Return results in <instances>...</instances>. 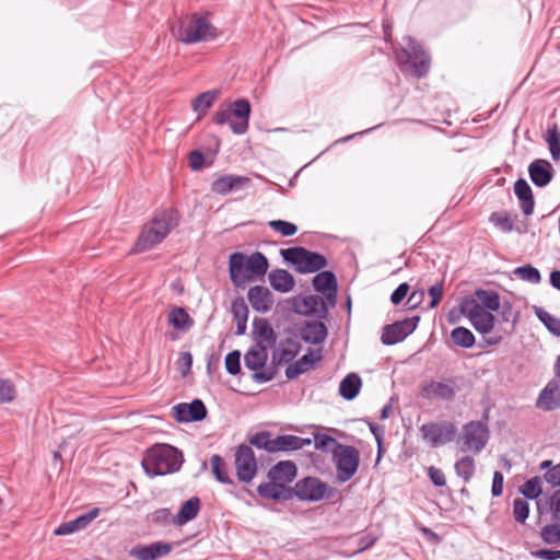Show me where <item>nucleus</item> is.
Wrapping results in <instances>:
<instances>
[{"label": "nucleus", "instance_id": "f704fd0d", "mask_svg": "<svg viewBox=\"0 0 560 560\" xmlns=\"http://www.w3.org/2000/svg\"><path fill=\"white\" fill-rule=\"evenodd\" d=\"M362 380L357 373H349L339 385V394L346 400L354 399L361 389Z\"/></svg>", "mask_w": 560, "mask_h": 560}, {"label": "nucleus", "instance_id": "9d476101", "mask_svg": "<svg viewBox=\"0 0 560 560\" xmlns=\"http://www.w3.org/2000/svg\"><path fill=\"white\" fill-rule=\"evenodd\" d=\"M489 430L481 421H470L463 425L459 439L460 451L479 454L487 445Z\"/></svg>", "mask_w": 560, "mask_h": 560}, {"label": "nucleus", "instance_id": "ea45409f", "mask_svg": "<svg viewBox=\"0 0 560 560\" xmlns=\"http://www.w3.org/2000/svg\"><path fill=\"white\" fill-rule=\"evenodd\" d=\"M534 313L550 334L560 337V319L558 317L551 315L540 306H534Z\"/></svg>", "mask_w": 560, "mask_h": 560}, {"label": "nucleus", "instance_id": "a878e982", "mask_svg": "<svg viewBox=\"0 0 560 560\" xmlns=\"http://www.w3.org/2000/svg\"><path fill=\"white\" fill-rule=\"evenodd\" d=\"M253 338L255 343L272 347L277 341V334L266 318H254L253 320Z\"/></svg>", "mask_w": 560, "mask_h": 560}, {"label": "nucleus", "instance_id": "ddd939ff", "mask_svg": "<svg viewBox=\"0 0 560 560\" xmlns=\"http://www.w3.org/2000/svg\"><path fill=\"white\" fill-rule=\"evenodd\" d=\"M419 320V316H413L386 325L381 336L382 343L393 346L401 342L416 330Z\"/></svg>", "mask_w": 560, "mask_h": 560}, {"label": "nucleus", "instance_id": "6e6552de", "mask_svg": "<svg viewBox=\"0 0 560 560\" xmlns=\"http://www.w3.org/2000/svg\"><path fill=\"white\" fill-rule=\"evenodd\" d=\"M331 453L337 470V479L340 482L350 480L358 471L360 452L354 446L337 444V448H332Z\"/></svg>", "mask_w": 560, "mask_h": 560}, {"label": "nucleus", "instance_id": "423d86ee", "mask_svg": "<svg viewBox=\"0 0 560 560\" xmlns=\"http://www.w3.org/2000/svg\"><path fill=\"white\" fill-rule=\"evenodd\" d=\"M406 47L396 54V59L401 68L408 67L411 74L417 78L427 75L430 69V58L417 42L407 36L404 38Z\"/></svg>", "mask_w": 560, "mask_h": 560}, {"label": "nucleus", "instance_id": "4d7b16f0", "mask_svg": "<svg viewBox=\"0 0 560 560\" xmlns=\"http://www.w3.org/2000/svg\"><path fill=\"white\" fill-rule=\"evenodd\" d=\"M231 312L235 320L248 319V307L242 296L232 301Z\"/></svg>", "mask_w": 560, "mask_h": 560}, {"label": "nucleus", "instance_id": "f03ea898", "mask_svg": "<svg viewBox=\"0 0 560 560\" xmlns=\"http://www.w3.org/2000/svg\"><path fill=\"white\" fill-rule=\"evenodd\" d=\"M184 458L180 451L168 444H155L142 459V468L150 477L164 476L180 469Z\"/></svg>", "mask_w": 560, "mask_h": 560}, {"label": "nucleus", "instance_id": "7ed1b4c3", "mask_svg": "<svg viewBox=\"0 0 560 560\" xmlns=\"http://www.w3.org/2000/svg\"><path fill=\"white\" fill-rule=\"evenodd\" d=\"M174 37L184 44L207 42L217 37V28L207 16L192 14L180 18L172 25Z\"/></svg>", "mask_w": 560, "mask_h": 560}, {"label": "nucleus", "instance_id": "49530a36", "mask_svg": "<svg viewBox=\"0 0 560 560\" xmlns=\"http://www.w3.org/2000/svg\"><path fill=\"white\" fill-rule=\"evenodd\" d=\"M460 313L466 316L469 320L474 317L481 314L485 310L480 305L478 299L476 300L472 296H465L462 299L460 304Z\"/></svg>", "mask_w": 560, "mask_h": 560}, {"label": "nucleus", "instance_id": "473e14b6", "mask_svg": "<svg viewBox=\"0 0 560 560\" xmlns=\"http://www.w3.org/2000/svg\"><path fill=\"white\" fill-rule=\"evenodd\" d=\"M300 350L301 345L298 341L287 338L284 341L280 342L277 351L273 353V364L277 366L292 361L299 354Z\"/></svg>", "mask_w": 560, "mask_h": 560}, {"label": "nucleus", "instance_id": "69168bd1", "mask_svg": "<svg viewBox=\"0 0 560 560\" xmlns=\"http://www.w3.org/2000/svg\"><path fill=\"white\" fill-rule=\"evenodd\" d=\"M428 476L432 483L436 487H444L446 485L444 472L434 466L429 467Z\"/></svg>", "mask_w": 560, "mask_h": 560}, {"label": "nucleus", "instance_id": "0e129e2a", "mask_svg": "<svg viewBox=\"0 0 560 560\" xmlns=\"http://www.w3.org/2000/svg\"><path fill=\"white\" fill-rule=\"evenodd\" d=\"M409 289L410 287L407 282L400 283L392 293L390 302L394 305H398L399 303H401V301L407 296Z\"/></svg>", "mask_w": 560, "mask_h": 560}, {"label": "nucleus", "instance_id": "680f3d73", "mask_svg": "<svg viewBox=\"0 0 560 560\" xmlns=\"http://www.w3.org/2000/svg\"><path fill=\"white\" fill-rule=\"evenodd\" d=\"M171 521V511L168 509H159L151 514V522L156 525H166Z\"/></svg>", "mask_w": 560, "mask_h": 560}, {"label": "nucleus", "instance_id": "a211bd4d", "mask_svg": "<svg viewBox=\"0 0 560 560\" xmlns=\"http://www.w3.org/2000/svg\"><path fill=\"white\" fill-rule=\"evenodd\" d=\"M172 551L168 542L156 541L150 545H136L129 550V556L137 560H158Z\"/></svg>", "mask_w": 560, "mask_h": 560}, {"label": "nucleus", "instance_id": "4468645a", "mask_svg": "<svg viewBox=\"0 0 560 560\" xmlns=\"http://www.w3.org/2000/svg\"><path fill=\"white\" fill-rule=\"evenodd\" d=\"M235 470L240 481L248 483L257 474V462L253 448L242 444L235 451Z\"/></svg>", "mask_w": 560, "mask_h": 560}, {"label": "nucleus", "instance_id": "cd10ccee", "mask_svg": "<svg viewBox=\"0 0 560 560\" xmlns=\"http://www.w3.org/2000/svg\"><path fill=\"white\" fill-rule=\"evenodd\" d=\"M322 360V355L318 352L317 355L313 353L312 350L308 353L302 355L299 360L290 364L285 369V376L288 380H294L301 374L307 372L313 369L317 362Z\"/></svg>", "mask_w": 560, "mask_h": 560}, {"label": "nucleus", "instance_id": "c9c22d12", "mask_svg": "<svg viewBox=\"0 0 560 560\" xmlns=\"http://www.w3.org/2000/svg\"><path fill=\"white\" fill-rule=\"evenodd\" d=\"M168 324L175 329L186 331L194 326V319L184 307L177 306L168 313Z\"/></svg>", "mask_w": 560, "mask_h": 560}, {"label": "nucleus", "instance_id": "39448f33", "mask_svg": "<svg viewBox=\"0 0 560 560\" xmlns=\"http://www.w3.org/2000/svg\"><path fill=\"white\" fill-rule=\"evenodd\" d=\"M280 255L284 261L294 267L296 272L302 275L318 272L328 265L324 255L302 246L281 249Z\"/></svg>", "mask_w": 560, "mask_h": 560}, {"label": "nucleus", "instance_id": "5fc2aeb1", "mask_svg": "<svg viewBox=\"0 0 560 560\" xmlns=\"http://www.w3.org/2000/svg\"><path fill=\"white\" fill-rule=\"evenodd\" d=\"M541 539L549 545H555L560 542V530L559 525L550 524L546 525L540 530Z\"/></svg>", "mask_w": 560, "mask_h": 560}, {"label": "nucleus", "instance_id": "09e8293b", "mask_svg": "<svg viewBox=\"0 0 560 560\" xmlns=\"http://www.w3.org/2000/svg\"><path fill=\"white\" fill-rule=\"evenodd\" d=\"M513 273L523 281H527L533 284H537L541 281L539 270L532 265L517 267L514 269Z\"/></svg>", "mask_w": 560, "mask_h": 560}, {"label": "nucleus", "instance_id": "72a5a7b5", "mask_svg": "<svg viewBox=\"0 0 560 560\" xmlns=\"http://www.w3.org/2000/svg\"><path fill=\"white\" fill-rule=\"evenodd\" d=\"M313 440L310 438H301L292 434H283L276 436V453L299 451L305 446H310Z\"/></svg>", "mask_w": 560, "mask_h": 560}, {"label": "nucleus", "instance_id": "3c124183", "mask_svg": "<svg viewBox=\"0 0 560 560\" xmlns=\"http://www.w3.org/2000/svg\"><path fill=\"white\" fill-rule=\"evenodd\" d=\"M489 220L494 226L499 228L501 231L505 233H510L513 231V222L506 213L493 212L490 215Z\"/></svg>", "mask_w": 560, "mask_h": 560}, {"label": "nucleus", "instance_id": "aec40b11", "mask_svg": "<svg viewBox=\"0 0 560 560\" xmlns=\"http://www.w3.org/2000/svg\"><path fill=\"white\" fill-rule=\"evenodd\" d=\"M296 313L325 318L328 315V306L318 295H307L294 303Z\"/></svg>", "mask_w": 560, "mask_h": 560}, {"label": "nucleus", "instance_id": "1a4fd4ad", "mask_svg": "<svg viewBox=\"0 0 560 560\" xmlns=\"http://www.w3.org/2000/svg\"><path fill=\"white\" fill-rule=\"evenodd\" d=\"M419 430L422 439L431 447H440L453 442L458 432L457 425L448 420L427 422Z\"/></svg>", "mask_w": 560, "mask_h": 560}, {"label": "nucleus", "instance_id": "338daca9", "mask_svg": "<svg viewBox=\"0 0 560 560\" xmlns=\"http://www.w3.org/2000/svg\"><path fill=\"white\" fill-rule=\"evenodd\" d=\"M545 480L551 486H560V463L548 469L544 475Z\"/></svg>", "mask_w": 560, "mask_h": 560}, {"label": "nucleus", "instance_id": "603ef678", "mask_svg": "<svg viewBox=\"0 0 560 560\" xmlns=\"http://www.w3.org/2000/svg\"><path fill=\"white\" fill-rule=\"evenodd\" d=\"M314 444L316 450L327 452L330 451L331 447L337 448V444L340 443L328 434L314 433Z\"/></svg>", "mask_w": 560, "mask_h": 560}, {"label": "nucleus", "instance_id": "8fccbe9b", "mask_svg": "<svg viewBox=\"0 0 560 560\" xmlns=\"http://www.w3.org/2000/svg\"><path fill=\"white\" fill-rule=\"evenodd\" d=\"M529 515V504L522 498L513 501V516L517 523H524Z\"/></svg>", "mask_w": 560, "mask_h": 560}, {"label": "nucleus", "instance_id": "052dcab7", "mask_svg": "<svg viewBox=\"0 0 560 560\" xmlns=\"http://www.w3.org/2000/svg\"><path fill=\"white\" fill-rule=\"evenodd\" d=\"M177 369L180 372L183 376H186L192 365V357L191 353L188 351L180 352L178 359H177Z\"/></svg>", "mask_w": 560, "mask_h": 560}, {"label": "nucleus", "instance_id": "5701e85b", "mask_svg": "<svg viewBox=\"0 0 560 560\" xmlns=\"http://www.w3.org/2000/svg\"><path fill=\"white\" fill-rule=\"evenodd\" d=\"M257 493L264 499H269L278 502H285L292 500V487H287L275 480L260 483L257 487Z\"/></svg>", "mask_w": 560, "mask_h": 560}, {"label": "nucleus", "instance_id": "412c9836", "mask_svg": "<svg viewBox=\"0 0 560 560\" xmlns=\"http://www.w3.org/2000/svg\"><path fill=\"white\" fill-rule=\"evenodd\" d=\"M249 184V177L241 175H223L212 183L211 190L219 195H228L231 191L244 189L248 187Z\"/></svg>", "mask_w": 560, "mask_h": 560}, {"label": "nucleus", "instance_id": "7c9ffc66", "mask_svg": "<svg viewBox=\"0 0 560 560\" xmlns=\"http://www.w3.org/2000/svg\"><path fill=\"white\" fill-rule=\"evenodd\" d=\"M199 511L200 500L197 497H192L182 504L179 511L173 516L172 523L176 526H183L196 518Z\"/></svg>", "mask_w": 560, "mask_h": 560}, {"label": "nucleus", "instance_id": "f3484780", "mask_svg": "<svg viewBox=\"0 0 560 560\" xmlns=\"http://www.w3.org/2000/svg\"><path fill=\"white\" fill-rule=\"evenodd\" d=\"M313 287L317 292L325 295L329 306L334 307L337 303V278L332 271H320L313 278Z\"/></svg>", "mask_w": 560, "mask_h": 560}, {"label": "nucleus", "instance_id": "c03bdc74", "mask_svg": "<svg viewBox=\"0 0 560 560\" xmlns=\"http://www.w3.org/2000/svg\"><path fill=\"white\" fill-rule=\"evenodd\" d=\"M545 140L548 144L552 160H560V132L557 125L548 128L545 135Z\"/></svg>", "mask_w": 560, "mask_h": 560}, {"label": "nucleus", "instance_id": "20e7f679", "mask_svg": "<svg viewBox=\"0 0 560 560\" xmlns=\"http://www.w3.org/2000/svg\"><path fill=\"white\" fill-rule=\"evenodd\" d=\"M176 224L172 211L158 213L149 223L144 224L142 231L132 247L133 253H143L160 244Z\"/></svg>", "mask_w": 560, "mask_h": 560}, {"label": "nucleus", "instance_id": "dca6fc26", "mask_svg": "<svg viewBox=\"0 0 560 560\" xmlns=\"http://www.w3.org/2000/svg\"><path fill=\"white\" fill-rule=\"evenodd\" d=\"M229 110L231 113V118H235V120L230 121V128L232 132L235 135L246 133L248 130L249 116L252 112L249 101L246 98H237L231 103Z\"/></svg>", "mask_w": 560, "mask_h": 560}, {"label": "nucleus", "instance_id": "4c0bfd02", "mask_svg": "<svg viewBox=\"0 0 560 560\" xmlns=\"http://www.w3.org/2000/svg\"><path fill=\"white\" fill-rule=\"evenodd\" d=\"M475 295L483 310L490 313L500 310L501 301L498 292L492 290L477 289Z\"/></svg>", "mask_w": 560, "mask_h": 560}, {"label": "nucleus", "instance_id": "c756f323", "mask_svg": "<svg viewBox=\"0 0 560 560\" xmlns=\"http://www.w3.org/2000/svg\"><path fill=\"white\" fill-rule=\"evenodd\" d=\"M268 280L275 291L288 293L295 285L294 277L285 269H273L268 275Z\"/></svg>", "mask_w": 560, "mask_h": 560}, {"label": "nucleus", "instance_id": "13d9d810", "mask_svg": "<svg viewBox=\"0 0 560 560\" xmlns=\"http://www.w3.org/2000/svg\"><path fill=\"white\" fill-rule=\"evenodd\" d=\"M15 394L14 385L9 380L0 378V404L11 402Z\"/></svg>", "mask_w": 560, "mask_h": 560}, {"label": "nucleus", "instance_id": "de8ad7c7", "mask_svg": "<svg viewBox=\"0 0 560 560\" xmlns=\"http://www.w3.org/2000/svg\"><path fill=\"white\" fill-rule=\"evenodd\" d=\"M520 491L525 498L529 500L537 499L542 493L541 479L539 477H533L526 480L522 485Z\"/></svg>", "mask_w": 560, "mask_h": 560}, {"label": "nucleus", "instance_id": "6ab92c4d", "mask_svg": "<svg viewBox=\"0 0 560 560\" xmlns=\"http://www.w3.org/2000/svg\"><path fill=\"white\" fill-rule=\"evenodd\" d=\"M536 407L545 411H551L560 407V374L549 381L540 392Z\"/></svg>", "mask_w": 560, "mask_h": 560}, {"label": "nucleus", "instance_id": "e433bc0d", "mask_svg": "<svg viewBox=\"0 0 560 560\" xmlns=\"http://www.w3.org/2000/svg\"><path fill=\"white\" fill-rule=\"evenodd\" d=\"M249 446L264 450L267 453H276V438L269 431H259L248 439Z\"/></svg>", "mask_w": 560, "mask_h": 560}, {"label": "nucleus", "instance_id": "2f4dec72", "mask_svg": "<svg viewBox=\"0 0 560 560\" xmlns=\"http://www.w3.org/2000/svg\"><path fill=\"white\" fill-rule=\"evenodd\" d=\"M514 192L521 202L523 213L525 215L533 214L535 201L528 183L523 178L517 179L514 184Z\"/></svg>", "mask_w": 560, "mask_h": 560}, {"label": "nucleus", "instance_id": "864d4df0", "mask_svg": "<svg viewBox=\"0 0 560 560\" xmlns=\"http://www.w3.org/2000/svg\"><path fill=\"white\" fill-rule=\"evenodd\" d=\"M268 225L276 232H279L283 236H292L296 233L298 226L294 223L283 220L269 221Z\"/></svg>", "mask_w": 560, "mask_h": 560}, {"label": "nucleus", "instance_id": "9b49d317", "mask_svg": "<svg viewBox=\"0 0 560 560\" xmlns=\"http://www.w3.org/2000/svg\"><path fill=\"white\" fill-rule=\"evenodd\" d=\"M456 377H447L440 381L431 380L422 385L420 395L427 400L453 401L459 392Z\"/></svg>", "mask_w": 560, "mask_h": 560}, {"label": "nucleus", "instance_id": "bb28decb", "mask_svg": "<svg viewBox=\"0 0 560 560\" xmlns=\"http://www.w3.org/2000/svg\"><path fill=\"white\" fill-rule=\"evenodd\" d=\"M300 336L306 343L319 345L327 337V327L320 320L306 322L300 328Z\"/></svg>", "mask_w": 560, "mask_h": 560}, {"label": "nucleus", "instance_id": "37998d69", "mask_svg": "<svg viewBox=\"0 0 560 560\" xmlns=\"http://www.w3.org/2000/svg\"><path fill=\"white\" fill-rule=\"evenodd\" d=\"M211 469L213 475L215 476V479L224 485H230L233 481L229 477L228 474V466L224 462V459L220 455H213L210 458Z\"/></svg>", "mask_w": 560, "mask_h": 560}, {"label": "nucleus", "instance_id": "393cba45", "mask_svg": "<svg viewBox=\"0 0 560 560\" xmlns=\"http://www.w3.org/2000/svg\"><path fill=\"white\" fill-rule=\"evenodd\" d=\"M530 180L537 187H546L553 177V168L547 160H535L528 166Z\"/></svg>", "mask_w": 560, "mask_h": 560}, {"label": "nucleus", "instance_id": "79ce46f5", "mask_svg": "<svg viewBox=\"0 0 560 560\" xmlns=\"http://www.w3.org/2000/svg\"><path fill=\"white\" fill-rule=\"evenodd\" d=\"M469 322L479 334L486 335L492 331L495 318L492 313L483 311Z\"/></svg>", "mask_w": 560, "mask_h": 560}, {"label": "nucleus", "instance_id": "e2e57ef3", "mask_svg": "<svg viewBox=\"0 0 560 560\" xmlns=\"http://www.w3.org/2000/svg\"><path fill=\"white\" fill-rule=\"evenodd\" d=\"M428 293L431 296V302H430L429 306L431 308L436 307L441 301L442 295H443V283L438 282V283L433 284L432 287L429 288Z\"/></svg>", "mask_w": 560, "mask_h": 560}, {"label": "nucleus", "instance_id": "f8f14e48", "mask_svg": "<svg viewBox=\"0 0 560 560\" xmlns=\"http://www.w3.org/2000/svg\"><path fill=\"white\" fill-rule=\"evenodd\" d=\"M328 486L316 477H306L299 480L292 488V499L317 502L325 498Z\"/></svg>", "mask_w": 560, "mask_h": 560}, {"label": "nucleus", "instance_id": "4be33fe9", "mask_svg": "<svg viewBox=\"0 0 560 560\" xmlns=\"http://www.w3.org/2000/svg\"><path fill=\"white\" fill-rule=\"evenodd\" d=\"M247 300L257 313H268L273 305V296L268 288L262 285H255L247 292Z\"/></svg>", "mask_w": 560, "mask_h": 560}, {"label": "nucleus", "instance_id": "6e6d98bb", "mask_svg": "<svg viewBox=\"0 0 560 560\" xmlns=\"http://www.w3.org/2000/svg\"><path fill=\"white\" fill-rule=\"evenodd\" d=\"M225 369L231 375H237L241 372V351L233 350L226 354Z\"/></svg>", "mask_w": 560, "mask_h": 560}, {"label": "nucleus", "instance_id": "c85d7f7f", "mask_svg": "<svg viewBox=\"0 0 560 560\" xmlns=\"http://www.w3.org/2000/svg\"><path fill=\"white\" fill-rule=\"evenodd\" d=\"M296 472L298 468L293 462L282 460L268 470V478L285 486L294 480Z\"/></svg>", "mask_w": 560, "mask_h": 560}, {"label": "nucleus", "instance_id": "a19ab883", "mask_svg": "<svg viewBox=\"0 0 560 560\" xmlns=\"http://www.w3.org/2000/svg\"><path fill=\"white\" fill-rule=\"evenodd\" d=\"M453 342L462 348L470 349L474 347L476 339L474 334L466 327H456L451 331Z\"/></svg>", "mask_w": 560, "mask_h": 560}, {"label": "nucleus", "instance_id": "a18cd8bd", "mask_svg": "<svg viewBox=\"0 0 560 560\" xmlns=\"http://www.w3.org/2000/svg\"><path fill=\"white\" fill-rule=\"evenodd\" d=\"M455 471L464 482H468L475 474V460L470 456H464L455 463Z\"/></svg>", "mask_w": 560, "mask_h": 560}, {"label": "nucleus", "instance_id": "bf43d9fd", "mask_svg": "<svg viewBox=\"0 0 560 560\" xmlns=\"http://www.w3.org/2000/svg\"><path fill=\"white\" fill-rule=\"evenodd\" d=\"M376 540H377V536H374L372 534L363 535L358 539V548L355 550H353L352 552L345 553V555L347 557H351L357 553H360V552L369 549L370 547H372L376 542Z\"/></svg>", "mask_w": 560, "mask_h": 560}, {"label": "nucleus", "instance_id": "2eb2a0df", "mask_svg": "<svg viewBox=\"0 0 560 560\" xmlns=\"http://www.w3.org/2000/svg\"><path fill=\"white\" fill-rule=\"evenodd\" d=\"M172 413L179 423L198 422L207 417V408L202 400L194 399L190 404L175 405L172 408Z\"/></svg>", "mask_w": 560, "mask_h": 560}, {"label": "nucleus", "instance_id": "58836bf2", "mask_svg": "<svg viewBox=\"0 0 560 560\" xmlns=\"http://www.w3.org/2000/svg\"><path fill=\"white\" fill-rule=\"evenodd\" d=\"M220 95L219 90H210L203 93H200L192 101V108L196 113L206 114V112L213 105L218 96Z\"/></svg>", "mask_w": 560, "mask_h": 560}, {"label": "nucleus", "instance_id": "b1692460", "mask_svg": "<svg viewBox=\"0 0 560 560\" xmlns=\"http://www.w3.org/2000/svg\"><path fill=\"white\" fill-rule=\"evenodd\" d=\"M100 515V509L93 508L88 513H84L77 518L60 524L55 530L54 534L57 536H66L84 529L94 518Z\"/></svg>", "mask_w": 560, "mask_h": 560}, {"label": "nucleus", "instance_id": "774afa93", "mask_svg": "<svg viewBox=\"0 0 560 560\" xmlns=\"http://www.w3.org/2000/svg\"><path fill=\"white\" fill-rule=\"evenodd\" d=\"M549 503L553 517L560 521V489L552 493Z\"/></svg>", "mask_w": 560, "mask_h": 560}, {"label": "nucleus", "instance_id": "0eeeda50", "mask_svg": "<svg viewBox=\"0 0 560 560\" xmlns=\"http://www.w3.org/2000/svg\"><path fill=\"white\" fill-rule=\"evenodd\" d=\"M268 360V348L265 345L254 343L244 355L245 366L254 371L253 380L262 384L275 378L277 374L276 364L266 366Z\"/></svg>", "mask_w": 560, "mask_h": 560}, {"label": "nucleus", "instance_id": "f257e3e1", "mask_svg": "<svg viewBox=\"0 0 560 560\" xmlns=\"http://www.w3.org/2000/svg\"><path fill=\"white\" fill-rule=\"evenodd\" d=\"M268 267V259L260 252L250 255L235 252L229 258L230 279L235 287H243L255 277L265 276Z\"/></svg>", "mask_w": 560, "mask_h": 560}]
</instances>
